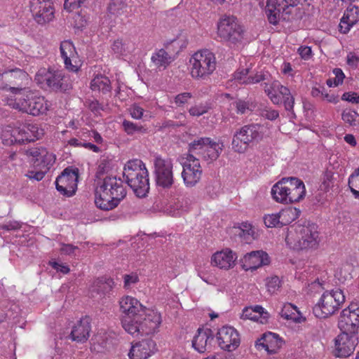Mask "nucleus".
I'll return each instance as SVG.
<instances>
[{
    "instance_id": "f257e3e1",
    "label": "nucleus",
    "mask_w": 359,
    "mask_h": 359,
    "mask_svg": "<svg viewBox=\"0 0 359 359\" xmlns=\"http://www.w3.org/2000/svg\"><path fill=\"white\" fill-rule=\"evenodd\" d=\"M126 187L120 177L106 176L98 181L95 192V203L103 210H110L126 196Z\"/></svg>"
},
{
    "instance_id": "f03ea898",
    "label": "nucleus",
    "mask_w": 359,
    "mask_h": 359,
    "mask_svg": "<svg viewBox=\"0 0 359 359\" xmlns=\"http://www.w3.org/2000/svg\"><path fill=\"white\" fill-rule=\"evenodd\" d=\"M13 98L8 99L7 104L12 108L32 116L43 114L48 110V104L43 97L34 95L26 88H11Z\"/></svg>"
},
{
    "instance_id": "7ed1b4c3",
    "label": "nucleus",
    "mask_w": 359,
    "mask_h": 359,
    "mask_svg": "<svg viewBox=\"0 0 359 359\" xmlns=\"http://www.w3.org/2000/svg\"><path fill=\"white\" fill-rule=\"evenodd\" d=\"M271 193L276 201L289 204L302 200L306 188L303 181L297 177H283L272 187Z\"/></svg>"
},
{
    "instance_id": "20e7f679",
    "label": "nucleus",
    "mask_w": 359,
    "mask_h": 359,
    "mask_svg": "<svg viewBox=\"0 0 359 359\" xmlns=\"http://www.w3.org/2000/svg\"><path fill=\"white\" fill-rule=\"evenodd\" d=\"M123 175L128 185L137 197L147 196L149 190V172L141 160L133 159L128 161L124 166Z\"/></svg>"
},
{
    "instance_id": "39448f33",
    "label": "nucleus",
    "mask_w": 359,
    "mask_h": 359,
    "mask_svg": "<svg viewBox=\"0 0 359 359\" xmlns=\"http://www.w3.org/2000/svg\"><path fill=\"white\" fill-rule=\"evenodd\" d=\"M285 241L294 250L315 249L319 243L318 226L314 224L298 225L287 232Z\"/></svg>"
},
{
    "instance_id": "423d86ee",
    "label": "nucleus",
    "mask_w": 359,
    "mask_h": 359,
    "mask_svg": "<svg viewBox=\"0 0 359 359\" xmlns=\"http://www.w3.org/2000/svg\"><path fill=\"white\" fill-rule=\"evenodd\" d=\"M35 81L45 90L64 93L70 88L65 73L59 69L41 68L35 75Z\"/></svg>"
},
{
    "instance_id": "0eeeda50",
    "label": "nucleus",
    "mask_w": 359,
    "mask_h": 359,
    "mask_svg": "<svg viewBox=\"0 0 359 359\" xmlns=\"http://www.w3.org/2000/svg\"><path fill=\"white\" fill-rule=\"evenodd\" d=\"M266 128L263 125L252 123L243 126L233 135V149L243 153L250 143L259 142L265 136Z\"/></svg>"
},
{
    "instance_id": "6e6552de",
    "label": "nucleus",
    "mask_w": 359,
    "mask_h": 359,
    "mask_svg": "<svg viewBox=\"0 0 359 359\" xmlns=\"http://www.w3.org/2000/svg\"><path fill=\"white\" fill-rule=\"evenodd\" d=\"M191 76L196 79H207L216 69V58L209 50L195 53L189 60Z\"/></svg>"
},
{
    "instance_id": "1a4fd4ad",
    "label": "nucleus",
    "mask_w": 359,
    "mask_h": 359,
    "mask_svg": "<svg viewBox=\"0 0 359 359\" xmlns=\"http://www.w3.org/2000/svg\"><path fill=\"white\" fill-rule=\"evenodd\" d=\"M345 302V295L340 289L325 292L313 306V313L318 318H325L338 311Z\"/></svg>"
},
{
    "instance_id": "9d476101",
    "label": "nucleus",
    "mask_w": 359,
    "mask_h": 359,
    "mask_svg": "<svg viewBox=\"0 0 359 359\" xmlns=\"http://www.w3.org/2000/svg\"><path fill=\"white\" fill-rule=\"evenodd\" d=\"M217 35L221 41L237 44L243 39L244 29L234 16H224L217 24Z\"/></svg>"
},
{
    "instance_id": "9b49d317",
    "label": "nucleus",
    "mask_w": 359,
    "mask_h": 359,
    "mask_svg": "<svg viewBox=\"0 0 359 359\" xmlns=\"http://www.w3.org/2000/svg\"><path fill=\"white\" fill-rule=\"evenodd\" d=\"M155 181L157 187L169 189L174 183L173 164L169 158L155 155L154 159Z\"/></svg>"
},
{
    "instance_id": "f8f14e48",
    "label": "nucleus",
    "mask_w": 359,
    "mask_h": 359,
    "mask_svg": "<svg viewBox=\"0 0 359 359\" xmlns=\"http://www.w3.org/2000/svg\"><path fill=\"white\" fill-rule=\"evenodd\" d=\"M341 332L355 334L359 332V302H351L343 309L338 322Z\"/></svg>"
},
{
    "instance_id": "ddd939ff",
    "label": "nucleus",
    "mask_w": 359,
    "mask_h": 359,
    "mask_svg": "<svg viewBox=\"0 0 359 359\" xmlns=\"http://www.w3.org/2000/svg\"><path fill=\"white\" fill-rule=\"evenodd\" d=\"M79 170L68 167L65 168L55 182L60 194L65 197L74 196L77 189Z\"/></svg>"
},
{
    "instance_id": "4468645a",
    "label": "nucleus",
    "mask_w": 359,
    "mask_h": 359,
    "mask_svg": "<svg viewBox=\"0 0 359 359\" xmlns=\"http://www.w3.org/2000/svg\"><path fill=\"white\" fill-rule=\"evenodd\" d=\"M358 344V335L341 332L334 339V355L340 358L350 356Z\"/></svg>"
},
{
    "instance_id": "2eb2a0df",
    "label": "nucleus",
    "mask_w": 359,
    "mask_h": 359,
    "mask_svg": "<svg viewBox=\"0 0 359 359\" xmlns=\"http://www.w3.org/2000/svg\"><path fill=\"white\" fill-rule=\"evenodd\" d=\"M182 177L187 187H194L201 180L203 170L199 159L196 156L189 157L182 163Z\"/></svg>"
},
{
    "instance_id": "dca6fc26",
    "label": "nucleus",
    "mask_w": 359,
    "mask_h": 359,
    "mask_svg": "<svg viewBox=\"0 0 359 359\" xmlns=\"http://www.w3.org/2000/svg\"><path fill=\"white\" fill-rule=\"evenodd\" d=\"M30 11L38 24L43 25L54 18V8L50 0H31Z\"/></svg>"
},
{
    "instance_id": "f3484780",
    "label": "nucleus",
    "mask_w": 359,
    "mask_h": 359,
    "mask_svg": "<svg viewBox=\"0 0 359 359\" xmlns=\"http://www.w3.org/2000/svg\"><path fill=\"white\" fill-rule=\"evenodd\" d=\"M217 339L219 346L227 351L236 350L241 343L238 331L231 326H223L219 329Z\"/></svg>"
},
{
    "instance_id": "a211bd4d",
    "label": "nucleus",
    "mask_w": 359,
    "mask_h": 359,
    "mask_svg": "<svg viewBox=\"0 0 359 359\" xmlns=\"http://www.w3.org/2000/svg\"><path fill=\"white\" fill-rule=\"evenodd\" d=\"M43 135V130L37 123H27L15 128L12 132V142L22 143L25 141L32 142Z\"/></svg>"
},
{
    "instance_id": "6ab92c4d",
    "label": "nucleus",
    "mask_w": 359,
    "mask_h": 359,
    "mask_svg": "<svg viewBox=\"0 0 359 359\" xmlns=\"http://www.w3.org/2000/svg\"><path fill=\"white\" fill-rule=\"evenodd\" d=\"M60 50L65 67L69 71L77 72L81 67V60L73 43L68 40L61 42Z\"/></svg>"
},
{
    "instance_id": "aec40b11",
    "label": "nucleus",
    "mask_w": 359,
    "mask_h": 359,
    "mask_svg": "<svg viewBox=\"0 0 359 359\" xmlns=\"http://www.w3.org/2000/svg\"><path fill=\"white\" fill-rule=\"evenodd\" d=\"M161 323V314L154 311L145 308L143 318L141 320V335L154 334Z\"/></svg>"
},
{
    "instance_id": "412c9836",
    "label": "nucleus",
    "mask_w": 359,
    "mask_h": 359,
    "mask_svg": "<svg viewBox=\"0 0 359 359\" xmlns=\"http://www.w3.org/2000/svg\"><path fill=\"white\" fill-rule=\"evenodd\" d=\"M156 350V343L151 339H144L133 345L128 356L130 359H147Z\"/></svg>"
},
{
    "instance_id": "4be33fe9",
    "label": "nucleus",
    "mask_w": 359,
    "mask_h": 359,
    "mask_svg": "<svg viewBox=\"0 0 359 359\" xmlns=\"http://www.w3.org/2000/svg\"><path fill=\"white\" fill-rule=\"evenodd\" d=\"M27 76L25 72L18 68L5 71L0 74V89L11 92V85H20L23 80L27 79Z\"/></svg>"
},
{
    "instance_id": "5701e85b",
    "label": "nucleus",
    "mask_w": 359,
    "mask_h": 359,
    "mask_svg": "<svg viewBox=\"0 0 359 359\" xmlns=\"http://www.w3.org/2000/svg\"><path fill=\"white\" fill-rule=\"evenodd\" d=\"M237 259L236 254L230 249L226 248L215 252L211 259L212 264L219 269L228 270L233 268Z\"/></svg>"
},
{
    "instance_id": "b1692460",
    "label": "nucleus",
    "mask_w": 359,
    "mask_h": 359,
    "mask_svg": "<svg viewBox=\"0 0 359 359\" xmlns=\"http://www.w3.org/2000/svg\"><path fill=\"white\" fill-rule=\"evenodd\" d=\"M243 262L246 271H254L263 265H267L269 259L267 253L262 250L252 251L244 256Z\"/></svg>"
},
{
    "instance_id": "393cba45",
    "label": "nucleus",
    "mask_w": 359,
    "mask_h": 359,
    "mask_svg": "<svg viewBox=\"0 0 359 359\" xmlns=\"http://www.w3.org/2000/svg\"><path fill=\"white\" fill-rule=\"evenodd\" d=\"M145 308L137 299L130 296L125 297L120 301V309L123 316L128 315L130 317L143 316Z\"/></svg>"
},
{
    "instance_id": "a878e982",
    "label": "nucleus",
    "mask_w": 359,
    "mask_h": 359,
    "mask_svg": "<svg viewBox=\"0 0 359 359\" xmlns=\"http://www.w3.org/2000/svg\"><path fill=\"white\" fill-rule=\"evenodd\" d=\"M145 308L137 299L130 296L125 297L120 301V309L123 316L128 315L130 317L143 316Z\"/></svg>"
},
{
    "instance_id": "bb28decb",
    "label": "nucleus",
    "mask_w": 359,
    "mask_h": 359,
    "mask_svg": "<svg viewBox=\"0 0 359 359\" xmlns=\"http://www.w3.org/2000/svg\"><path fill=\"white\" fill-rule=\"evenodd\" d=\"M213 339L214 335L210 329H198V334L192 341V346L199 353H203L211 348Z\"/></svg>"
},
{
    "instance_id": "cd10ccee",
    "label": "nucleus",
    "mask_w": 359,
    "mask_h": 359,
    "mask_svg": "<svg viewBox=\"0 0 359 359\" xmlns=\"http://www.w3.org/2000/svg\"><path fill=\"white\" fill-rule=\"evenodd\" d=\"M90 331V318L86 316L78 321L73 327L70 333V338L74 341L85 342L89 337Z\"/></svg>"
},
{
    "instance_id": "c85d7f7f",
    "label": "nucleus",
    "mask_w": 359,
    "mask_h": 359,
    "mask_svg": "<svg viewBox=\"0 0 359 359\" xmlns=\"http://www.w3.org/2000/svg\"><path fill=\"white\" fill-rule=\"evenodd\" d=\"M283 344V342L278 334L269 332L264 334L257 346H262L268 354L273 355L278 352Z\"/></svg>"
},
{
    "instance_id": "c756f323",
    "label": "nucleus",
    "mask_w": 359,
    "mask_h": 359,
    "mask_svg": "<svg viewBox=\"0 0 359 359\" xmlns=\"http://www.w3.org/2000/svg\"><path fill=\"white\" fill-rule=\"evenodd\" d=\"M249 68H239L234 73V79L242 84H252L259 83L261 81L266 80L265 74H256L255 75H248Z\"/></svg>"
},
{
    "instance_id": "7c9ffc66",
    "label": "nucleus",
    "mask_w": 359,
    "mask_h": 359,
    "mask_svg": "<svg viewBox=\"0 0 359 359\" xmlns=\"http://www.w3.org/2000/svg\"><path fill=\"white\" fill-rule=\"evenodd\" d=\"M143 316L139 317H130L128 316H122L121 324L123 329L130 334L141 335V320Z\"/></svg>"
},
{
    "instance_id": "2f4dec72",
    "label": "nucleus",
    "mask_w": 359,
    "mask_h": 359,
    "mask_svg": "<svg viewBox=\"0 0 359 359\" xmlns=\"http://www.w3.org/2000/svg\"><path fill=\"white\" fill-rule=\"evenodd\" d=\"M90 88L102 94L109 93L112 89L109 79L103 74H97L91 80Z\"/></svg>"
},
{
    "instance_id": "473e14b6",
    "label": "nucleus",
    "mask_w": 359,
    "mask_h": 359,
    "mask_svg": "<svg viewBox=\"0 0 359 359\" xmlns=\"http://www.w3.org/2000/svg\"><path fill=\"white\" fill-rule=\"evenodd\" d=\"M299 4V0H283L282 3L278 4L280 20L290 21L293 18L294 11L297 10L296 7Z\"/></svg>"
},
{
    "instance_id": "72a5a7b5",
    "label": "nucleus",
    "mask_w": 359,
    "mask_h": 359,
    "mask_svg": "<svg viewBox=\"0 0 359 359\" xmlns=\"http://www.w3.org/2000/svg\"><path fill=\"white\" fill-rule=\"evenodd\" d=\"M113 286L114 281L111 278L101 277L94 281L91 287V292H95L97 294L104 295L109 292Z\"/></svg>"
},
{
    "instance_id": "f704fd0d",
    "label": "nucleus",
    "mask_w": 359,
    "mask_h": 359,
    "mask_svg": "<svg viewBox=\"0 0 359 359\" xmlns=\"http://www.w3.org/2000/svg\"><path fill=\"white\" fill-rule=\"evenodd\" d=\"M223 147L222 143L212 142L210 139V142L205 144L202 158L210 161H215L219 156Z\"/></svg>"
},
{
    "instance_id": "c9c22d12",
    "label": "nucleus",
    "mask_w": 359,
    "mask_h": 359,
    "mask_svg": "<svg viewBox=\"0 0 359 359\" xmlns=\"http://www.w3.org/2000/svg\"><path fill=\"white\" fill-rule=\"evenodd\" d=\"M21 151L28 161L36 167L37 163L41 159V156L44 154V147L25 146Z\"/></svg>"
},
{
    "instance_id": "e433bc0d",
    "label": "nucleus",
    "mask_w": 359,
    "mask_h": 359,
    "mask_svg": "<svg viewBox=\"0 0 359 359\" xmlns=\"http://www.w3.org/2000/svg\"><path fill=\"white\" fill-rule=\"evenodd\" d=\"M210 142L209 137H201L195 140L189 144V154L187 158L192 156H198L203 157L205 144Z\"/></svg>"
},
{
    "instance_id": "4c0bfd02",
    "label": "nucleus",
    "mask_w": 359,
    "mask_h": 359,
    "mask_svg": "<svg viewBox=\"0 0 359 359\" xmlns=\"http://www.w3.org/2000/svg\"><path fill=\"white\" fill-rule=\"evenodd\" d=\"M151 61L154 65L161 69H165L173 60V58L164 49H160L153 53Z\"/></svg>"
},
{
    "instance_id": "58836bf2",
    "label": "nucleus",
    "mask_w": 359,
    "mask_h": 359,
    "mask_svg": "<svg viewBox=\"0 0 359 359\" xmlns=\"http://www.w3.org/2000/svg\"><path fill=\"white\" fill-rule=\"evenodd\" d=\"M277 0H266L265 13L269 22L274 25L280 21V11Z\"/></svg>"
},
{
    "instance_id": "ea45409f",
    "label": "nucleus",
    "mask_w": 359,
    "mask_h": 359,
    "mask_svg": "<svg viewBox=\"0 0 359 359\" xmlns=\"http://www.w3.org/2000/svg\"><path fill=\"white\" fill-rule=\"evenodd\" d=\"M283 86L277 81H274L271 83H264V91L274 104L281 103V97L278 94L280 87Z\"/></svg>"
},
{
    "instance_id": "a19ab883",
    "label": "nucleus",
    "mask_w": 359,
    "mask_h": 359,
    "mask_svg": "<svg viewBox=\"0 0 359 359\" xmlns=\"http://www.w3.org/2000/svg\"><path fill=\"white\" fill-rule=\"evenodd\" d=\"M280 219V224L286 226L290 224L299 216L300 211L297 208H288L278 212Z\"/></svg>"
},
{
    "instance_id": "79ce46f5",
    "label": "nucleus",
    "mask_w": 359,
    "mask_h": 359,
    "mask_svg": "<svg viewBox=\"0 0 359 359\" xmlns=\"http://www.w3.org/2000/svg\"><path fill=\"white\" fill-rule=\"evenodd\" d=\"M278 95L282 96L281 102H283L285 110L288 111H293L294 99L291 95L290 90L283 86V87H280Z\"/></svg>"
},
{
    "instance_id": "37998d69",
    "label": "nucleus",
    "mask_w": 359,
    "mask_h": 359,
    "mask_svg": "<svg viewBox=\"0 0 359 359\" xmlns=\"http://www.w3.org/2000/svg\"><path fill=\"white\" fill-rule=\"evenodd\" d=\"M341 119L350 126L359 125V114L351 109H346L342 111Z\"/></svg>"
},
{
    "instance_id": "c03bdc74",
    "label": "nucleus",
    "mask_w": 359,
    "mask_h": 359,
    "mask_svg": "<svg viewBox=\"0 0 359 359\" xmlns=\"http://www.w3.org/2000/svg\"><path fill=\"white\" fill-rule=\"evenodd\" d=\"M233 105L236 109L237 113L241 114H244L249 111H252L256 107V104L250 100L247 101L241 99L237 100L233 102Z\"/></svg>"
},
{
    "instance_id": "a18cd8bd",
    "label": "nucleus",
    "mask_w": 359,
    "mask_h": 359,
    "mask_svg": "<svg viewBox=\"0 0 359 359\" xmlns=\"http://www.w3.org/2000/svg\"><path fill=\"white\" fill-rule=\"evenodd\" d=\"M55 156L52 153H49L44 148V154L41 156V159L37 163V166L41 169L48 170L50 167L55 163Z\"/></svg>"
},
{
    "instance_id": "49530a36",
    "label": "nucleus",
    "mask_w": 359,
    "mask_h": 359,
    "mask_svg": "<svg viewBox=\"0 0 359 359\" xmlns=\"http://www.w3.org/2000/svg\"><path fill=\"white\" fill-rule=\"evenodd\" d=\"M124 131L129 135H132L136 133H145L147 129L143 126L134 123L130 121L124 120L122 123Z\"/></svg>"
},
{
    "instance_id": "de8ad7c7",
    "label": "nucleus",
    "mask_w": 359,
    "mask_h": 359,
    "mask_svg": "<svg viewBox=\"0 0 359 359\" xmlns=\"http://www.w3.org/2000/svg\"><path fill=\"white\" fill-rule=\"evenodd\" d=\"M343 18L351 24H356L359 20V8L353 5L349 6L345 11Z\"/></svg>"
},
{
    "instance_id": "09e8293b",
    "label": "nucleus",
    "mask_w": 359,
    "mask_h": 359,
    "mask_svg": "<svg viewBox=\"0 0 359 359\" xmlns=\"http://www.w3.org/2000/svg\"><path fill=\"white\" fill-rule=\"evenodd\" d=\"M127 6V0H111L109 5V12L113 15L121 14Z\"/></svg>"
},
{
    "instance_id": "8fccbe9b",
    "label": "nucleus",
    "mask_w": 359,
    "mask_h": 359,
    "mask_svg": "<svg viewBox=\"0 0 359 359\" xmlns=\"http://www.w3.org/2000/svg\"><path fill=\"white\" fill-rule=\"evenodd\" d=\"M264 222L269 228L282 226L278 213L265 215L264 217Z\"/></svg>"
},
{
    "instance_id": "3c124183",
    "label": "nucleus",
    "mask_w": 359,
    "mask_h": 359,
    "mask_svg": "<svg viewBox=\"0 0 359 359\" xmlns=\"http://www.w3.org/2000/svg\"><path fill=\"white\" fill-rule=\"evenodd\" d=\"M220 186L217 182H210L205 188V194L210 198H216L219 193Z\"/></svg>"
},
{
    "instance_id": "603ef678",
    "label": "nucleus",
    "mask_w": 359,
    "mask_h": 359,
    "mask_svg": "<svg viewBox=\"0 0 359 359\" xmlns=\"http://www.w3.org/2000/svg\"><path fill=\"white\" fill-rule=\"evenodd\" d=\"M259 115L268 120L274 121L278 118L279 113L277 110L266 107L259 109Z\"/></svg>"
},
{
    "instance_id": "864d4df0",
    "label": "nucleus",
    "mask_w": 359,
    "mask_h": 359,
    "mask_svg": "<svg viewBox=\"0 0 359 359\" xmlns=\"http://www.w3.org/2000/svg\"><path fill=\"white\" fill-rule=\"evenodd\" d=\"M266 287L271 294L275 293L280 287V280L278 276H273L267 279Z\"/></svg>"
},
{
    "instance_id": "5fc2aeb1",
    "label": "nucleus",
    "mask_w": 359,
    "mask_h": 359,
    "mask_svg": "<svg viewBox=\"0 0 359 359\" xmlns=\"http://www.w3.org/2000/svg\"><path fill=\"white\" fill-rule=\"evenodd\" d=\"M209 107L205 104H200L198 105H195L191 107L189 109V113L192 116H200L208 112Z\"/></svg>"
},
{
    "instance_id": "6e6d98bb",
    "label": "nucleus",
    "mask_w": 359,
    "mask_h": 359,
    "mask_svg": "<svg viewBox=\"0 0 359 359\" xmlns=\"http://www.w3.org/2000/svg\"><path fill=\"white\" fill-rule=\"evenodd\" d=\"M239 236L247 243H250L254 239V231L252 229H238Z\"/></svg>"
},
{
    "instance_id": "4d7b16f0",
    "label": "nucleus",
    "mask_w": 359,
    "mask_h": 359,
    "mask_svg": "<svg viewBox=\"0 0 359 359\" xmlns=\"http://www.w3.org/2000/svg\"><path fill=\"white\" fill-rule=\"evenodd\" d=\"M111 49L114 53L118 55H123L126 52L128 51V47L126 44L124 43L121 39L114 41L111 46Z\"/></svg>"
},
{
    "instance_id": "13d9d810",
    "label": "nucleus",
    "mask_w": 359,
    "mask_h": 359,
    "mask_svg": "<svg viewBox=\"0 0 359 359\" xmlns=\"http://www.w3.org/2000/svg\"><path fill=\"white\" fill-rule=\"evenodd\" d=\"M192 97L191 93L185 92L177 95L174 98V102L177 106L181 107L187 103L188 100Z\"/></svg>"
},
{
    "instance_id": "bf43d9fd",
    "label": "nucleus",
    "mask_w": 359,
    "mask_h": 359,
    "mask_svg": "<svg viewBox=\"0 0 359 359\" xmlns=\"http://www.w3.org/2000/svg\"><path fill=\"white\" fill-rule=\"evenodd\" d=\"M348 187L350 189H359V168L350 175L348 178Z\"/></svg>"
},
{
    "instance_id": "052dcab7",
    "label": "nucleus",
    "mask_w": 359,
    "mask_h": 359,
    "mask_svg": "<svg viewBox=\"0 0 359 359\" xmlns=\"http://www.w3.org/2000/svg\"><path fill=\"white\" fill-rule=\"evenodd\" d=\"M123 280H124V287L128 288L132 285L137 283L139 281V278L136 273H132L130 274L124 275Z\"/></svg>"
},
{
    "instance_id": "680f3d73",
    "label": "nucleus",
    "mask_w": 359,
    "mask_h": 359,
    "mask_svg": "<svg viewBox=\"0 0 359 359\" xmlns=\"http://www.w3.org/2000/svg\"><path fill=\"white\" fill-rule=\"evenodd\" d=\"M129 111L133 118L140 119L143 116L144 109L137 104H133L130 107Z\"/></svg>"
},
{
    "instance_id": "e2e57ef3",
    "label": "nucleus",
    "mask_w": 359,
    "mask_h": 359,
    "mask_svg": "<svg viewBox=\"0 0 359 359\" xmlns=\"http://www.w3.org/2000/svg\"><path fill=\"white\" fill-rule=\"evenodd\" d=\"M241 318L243 319H249L254 321L258 320V316L254 314V311L252 310V307H245L242 312Z\"/></svg>"
},
{
    "instance_id": "0e129e2a",
    "label": "nucleus",
    "mask_w": 359,
    "mask_h": 359,
    "mask_svg": "<svg viewBox=\"0 0 359 359\" xmlns=\"http://www.w3.org/2000/svg\"><path fill=\"white\" fill-rule=\"evenodd\" d=\"M341 100L351 103H359V95L354 92H346L342 95Z\"/></svg>"
},
{
    "instance_id": "69168bd1",
    "label": "nucleus",
    "mask_w": 359,
    "mask_h": 359,
    "mask_svg": "<svg viewBox=\"0 0 359 359\" xmlns=\"http://www.w3.org/2000/svg\"><path fill=\"white\" fill-rule=\"evenodd\" d=\"M78 250V247L72 244L62 243L60 249L62 254L72 255H74L75 251Z\"/></svg>"
},
{
    "instance_id": "338daca9",
    "label": "nucleus",
    "mask_w": 359,
    "mask_h": 359,
    "mask_svg": "<svg viewBox=\"0 0 359 359\" xmlns=\"http://www.w3.org/2000/svg\"><path fill=\"white\" fill-rule=\"evenodd\" d=\"M47 170H39V171H29L28 173L26 175L27 177H29L31 180H35L36 181L41 180L46 173Z\"/></svg>"
},
{
    "instance_id": "774afa93",
    "label": "nucleus",
    "mask_w": 359,
    "mask_h": 359,
    "mask_svg": "<svg viewBox=\"0 0 359 359\" xmlns=\"http://www.w3.org/2000/svg\"><path fill=\"white\" fill-rule=\"evenodd\" d=\"M353 25V24L349 23L346 19L342 17L339 25V30L342 34H346Z\"/></svg>"
}]
</instances>
